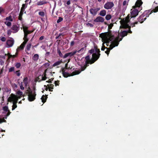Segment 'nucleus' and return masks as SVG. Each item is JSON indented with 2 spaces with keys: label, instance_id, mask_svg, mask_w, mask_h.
I'll list each match as a JSON object with an SVG mask.
<instances>
[{
  "label": "nucleus",
  "instance_id": "obj_1",
  "mask_svg": "<svg viewBox=\"0 0 158 158\" xmlns=\"http://www.w3.org/2000/svg\"><path fill=\"white\" fill-rule=\"evenodd\" d=\"M120 35L117 32H110L107 33H102L100 36L102 39V50H104L105 49L106 50L105 52L108 55L110 50L116 46H117L119 42L122 40V38L119 40Z\"/></svg>",
  "mask_w": 158,
  "mask_h": 158
},
{
  "label": "nucleus",
  "instance_id": "obj_2",
  "mask_svg": "<svg viewBox=\"0 0 158 158\" xmlns=\"http://www.w3.org/2000/svg\"><path fill=\"white\" fill-rule=\"evenodd\" d=\"M22 27L23 29L24 33V35L23 38L24 41L21 45L17 49L16 53V55H17L18 52L19 51L23 49L26 44L28 40V39L27 38V35L33 32V31H28L27 30L28 27L25 25H23Z\"/></svg>",
  "mask_w": 158,
  "mask_h": 158
},
{
  "label": "nucleus",
  "instance_id": "obj_3",
  "mask_svg": "<svg viewBox=\"0 0 158 158\" xmlns=\"http://www.w3.org/2000/svg\"><path fill=\"white\" fill-rule=\"evenodd\" d=\"M143 3L141 0H137L135 4V6H133V8L131 10V18L137 16L139 13L138 10L135 8V7H139Z\"/></svg>",
  "mask_w": 158,
  "mask_h": 158
},
{
  "label": "nucleus",
  "instance_id": "obj_4",
  "mask_svg": "<svg viewBox=\"0 0 158 158\" xmlns=\"http://www.w3.org/2000/svg\"><path fill=\"white\" fill-rule=\"evenodd\" d=\"M27 93L28 96V98L29 101L32 102L35 99L36 94L35 88L31 89L29 88L27 90Z\"/></svg>",
  "mask_w": 158,
  "mask_h": 158
},
{
  "label": "nucleus",
  "instance_id": "obj_5",
  "mask_svg": "<svg viewBox=\"0 0 158 158\" xmlns=\"http://www.w3.org/2000/svg\"><path fill=\"white\" fill-rule=\"evenodd\" d=\"M95 49H92L89 51V52L90 54H92V58L94 59L91 63H94L95 61L97 60L99 58L100 54V50L99 49L95 48Z\"/></svg>",
  "mask_w": 158,
  "mask_h": 158
},
{
  "label": "nucleus",
  "instance_id": "obj_6",
  "mask_svg": "<svg viewBox=\"0 0 158 158\" xmlns=\"http://www.w3.org/2000/svg\"><path fill=\"white\" fill-rule=\"evenodd\" d=\"M20 98V97H17L16 95L11 94L10 96L8 98V101L9 102H13V105L12 108V110H13L17 107V106L16 103L17 102L18 99Z\"/></svg>",
  "mask_w": 158,
  "mask_h": 158
},
{
  "label": "nucleus",
  "instance_id": "obj_7",
  "mask_svg": "<svg viewBox=\"0 0 158 158\" xmlns=\"http://www.w3.org/2000/svg\"><path fill=\"white\" fill-rule=\"evenodd\" d=\"M94 60V59H93L92 58V59L90 60V57L89 56H86L84 59V64L81 65V71L84 70L86 66L89 65V64H93V63H91V62Z\"/></svg>",
  "mask_w": 158,
  "mask_h": 158
},
{
  "label": "nucleus",
  "instance_id": "obj_8",
  "mask_svg": "<svg viewBox=\"0 0 158 158\" xmlns=\"http://www.w3.org/2000/svg\"><path fill=\"white\" fill-rule=\"evenodd\" d=\"M129 19L128 17H127L125 19L121 20L120 21L121 26L120 28H130L131 26H129L128 23H129Z\"/></svg>",
  "mask_w": 158,
  "mask_h": 158
},
{
  "label": "nucleus",
  "instance_id": "obj_9",
  "mask_svg": "<svg viewBox=\"0 0 158 158\" xmlns=\"http://www.w3.org/2000/svg\"><path fill=\"white\" fill-rule=\"evenodd\" d=\"M62 74L63 75V76L65 77H67L68 76H73L75 75H77L79 74L80 72H81V71H75L74 72H73L71 74V75H70V74L68 73L67 72H65V70H64V69H63L62 70Z\"/></svg>",
  "mask_w": 158,
  "mask_h": 158
},
{
  "label": "nucleus",
  "instance_id": "obj_10",
  "mask_svg": "<svg viewBox=\"0 0 158 158\" xmlns=\"http://www.w3.org/2000/svg\"><path fill=\"white\" fill-rule=\"evenodd\" d=\"M148 12H149V11H145L144 13L142 14L140 16L138 19V21L140 23H142L144 21H145L146 19V17H148V15H147L145 17L144 16L146 15V14H147Z\"/></svg>",
  "mask_w": 158,
  "mask_h": 158
},
{
  "label": "nucleus",
  "instance_id": "obj_11",
  "mask_svg": "<svg viewBox=\"0 0 158 158\" xmlns=\"http://www.w3.org/2000/svg\"><path fill=\"white\" fill-rule=\"evenodd\" d=\"M114 6V3L111 2H107L104 5V8L106 9H111Z\"/></svg>",
  "mask_w": 158,
  "mask_h": 158
},
{
  "label": "nucleus",
  "instance_id": "obj_12",
  "mask_svg": "<svg viewBox=\"0 0 158 158\" xmlns=\"http://www.w3.org/2000/svg\"><path fill=\"white\" fill-rule=\"evenodd\" d=\"M3 113L5 114L4 115V118L6 119L7 117L10 114V112L8 110V108L7 106H5L3 107Z\"/></svg>",
  "mask_w": 158,
  "mask_h": 158
},
{
  "label": "nucleus",
  "instance_id": "obj_13",
  "mask_svg": "<svg viewBox=\"0 0 158 158\" xmlns=\"http://www.w3.org/2000/svg\"><path fill=\"white\" fill-rule=\"evenodd\" d=\"M81 50H80L78 51H75L67 53L64 55V56L63 57V58H65L69 56L71 57L74 55L77 52H79Z\"/></svg>",
  "mask_w": 158,
  "mask_h": 158
},
{
  "label": "nucleus",
  "instance_id": "obj_14",
  "mask_svg": "<svg viewBox=\"0 0 158 158\" xmlns=\"http://www.w3.org/2000/svg\"><path fill=\"white\" fill-rule=\"evenodd\" d=\"M47 71V69H46L44 71V74H43L42 75L39 76L38 77V81H41L42 80H45L47 77H46V73Z\"/></svg>",
  "mask_w": 158,
  "mask_h": 158
},
{
  "label": "nucleus",
  "instance_id": "obj_15",
  "mask_svg": "<svg viewBox=\"0 0 158 158\" xmlns=\"http://www.w3.org/2000/svg\"><path fill=\"white\" fill-rule=\"evenodd\" d=\"M14 44V40L12 38H10L6 41L7 47L10 48Z\"/></svg>",
  "mask_w": 158,
  "mask_h": 158
},
{
  "label": "nucleus",
  "instance_id": "obj_16",
  "mask_svg": "<svg viewBox=\"0 0 158 158\" xmlns=\"http://www.w3.org/2000/svg\"><path fill=\"white\" fill-rule=\"evenodd\" d=\"M11 29L13 31V33H15L19 30V27L18 25L15 24L13 25Z\"/></svg>",
  "mask_w": 158,
  "mask_h": 158
},
{
  "label": "nucleus",
  "instance_id": "obj_17",
  "mask_svg": "<svg viewBox=\"0 0 158 158\" xmlns=\"http://www.w3.org/2000/svg\"><path fill=\"white\" fill-rule=\"evenodd\" d=\"M104 21V18L100 17L98 16L97 17L96 19H95L94 20V21L95 22L98 23V22H103Z\"/></svg>",
  "mask_w": 158,
  "mask_h": 158
},
{
  "label": "nucleus",
  "instance_id": "obj_18",
  "mask_svg": "<svg viewBox=\"0 0 158 158\" xmlns=\"http://www.w3.org/2000/svg\"><path fill=\"white\" fill-rule=\"evenodd\" d=\"M127 33H132V31L130 29H129L127 31H123L120 34V36H121L122 38L123 37L127 35Z\"/></svg>",
  "mask_w": 158,
  "mask_h": 158
},
{
  "label": "nucleus",
  "instance_id": "obj_19",
  "mask_svg": "<svg viewBox=\"0 0 158 158\" xmlns=\"http://www.w3.org/2000/svg\"><path fill=\"white\" fill-rule=\"evenodd\" d=\"M90 13L93 15H95L97 12L96 10L95 9H91L89 10Z\"/></svg>",
  "mask_w": 158,
  "mask_h": 158
},
{
  "label": "nucleus",
  "instance_id": "obj_20",
  "mask_svg": "<svg viewBox=\"0 0 158 158\" xmlns=\"http://www.w3.org/2000/svg\"><path fill=\"white\" fill-rule=\"evenodd\" d=\"M106 14V11L105 10L101 11L99 13V15L102 16H104Z\"/></svg>",
  "mask_w": 158,
  "mask_h": 158
},
{
  "label": "nucleus",
  "instance_id": "obj_21",
  "mask_svg": "<svg viewBox=\"0 0 158 158\" xmlns=\"http://www.w3.org/2000/svg\"><path fill=\"white\" fill-rule=\"evenodd\" d=\"M62 62V60H60L55 62L53 64V66L54 67L56 66L59 65Z\"/></svg>",
  "mask_w": 158,
  "mask_h": 158
},
{
  "label": "nucleus",
  "instance_id": "obj_22",
  "mask_svg": "<svg viewBox=\"0 0 158 158\" xmlns=\"http://www.w3.org/2000/svg\"><path fill=\"white\" fill-rule=\"evenodd\" d=\"M47 3V2L44 1H40L37 3V5L38 6L42 5Z\"/></svg>",
  "mask_w": 158,
  "mask_h": 158
},
{
  "label": "nucleus",
  "instance_id": "obj_23",
  "mask_svg": "<svg viewBox=\"0 0 158 158\" xmlns=\"http://www.w3.org/2000/svg\"><path fill=\"white\" fill-rule=\"evenodd\" d=\"M39 56L38 54H35L33 57V59L35 61H36L38 60L39 59Z\"/></svg>",
  "mask_w": 158,
  "mask_h": 158
},
{
  "label": "nucleus",
  "instance_id": "obj_24",
  "mask_svg": "<svg viewBox=\"0 0 158 158\" xmlns=\"http://www.w3.org/2000/svg\"><path fill=\"white\" fill-rule=\"evenodd\" d=\"M23 83L25 86H27L28 84V78L27 77L25 78L23 81Z\"/></svg>",
  "mask_w": 158,
  "mask_h": 158
},
{
  "label": "nucleus",
  "instance_id": "obj_25",
  "mask_svg": "<svg viewBox=\"0 0 158 158\" xmlns=\"http://www.w3.org/2000/svg\"><path fill=\"white\" fill-rule=\"evenodd\" d=\"M5 19L6 21L12 22L13 21V19L11 16L10 15L9 16L6 18Z\"/></svg>",
  "mask_w": 158,
  "mask_h": 158
},
{
  "label": "nucleus",
  "instance_id": "obj_26",
  "mask_svg": "<svg viewBox=\"0 0 158 158\" xmlns=\"http://www.w3.org/2000/svg\"><path fill=\"white\" fill-rule=\"evenodd\" d=\"M48 86V88L49 89V90L50 91H52V89H53V85L52 84H48L47 85Z\"/></svg>",
  "mask_w": 158,
  "mask_h": 158
},
{
  "label": "nucleus",
  "instance_id": "obj_27",
  "mask_svg": "<svg viewBox=\"0 0 158 158\" xmlns=\"http://www.w3.org/2000/svg\"><path fill=\"white\" fill-rule=\"evenodd\" d=\"M39 15L41 17H44L46 14L45 12L44 11H40L39 12Z\"/></svg>",
  "mask_w": 158,
  "mask_h": 158
},
{
  "label": "nucleus",
  "instance_id": "obj_28",
  "mask_svg": "<svg viewBox=\"0 0 158 158\" xmlns=\"http://www.w3.org/2000/svg\"><path fill=\"white\" fill-rule=\"evenodd\" d=\"M47 97L46 96H44V95L41 98L42 100V101L43 102H45L46 100Z\"/></svg>",
  "mask_w": 158,
  "mask_h": 158
},
{
  "label": "nucleus",
  "instance_id": "obj_29",
  "mask_svg": "<svg viewBox=\"0 0 158 158\" xmlns=\"http://www.w3.org/2000/svg\"><path fill=\"white\" fill-rule=\"evenodd\" d=\"M5 24L8 27H10L11 25V23L10 21H7L4 22Z\"/></svg>",
  "mask_w": 158,
  "mask_h": 158
},
{
  "label": "nucleus",
  "instance_id": "obj_30",
  "mask_svg": "<svg viewBox=\"0 0 158 158\" xmlns=\"http://www.w3.org/2000/svg\"><path fill=\"white\" fill-rule=\"evenodd\" d=\"M27 4H23L22 5V7L21 8V10L22 11H24L25 9L27 7Z\"/></svg>",
  "mask_w": 158,
  "mask_h": 158
},
{
  "label": "nucleus",
  "instance_id": "obj_31",
  "mask_svg": "<svg viewBox=\"0 0 158 158\" xmlns=\"http://www.w3.org/2000/svg\"><path fill=\"white\" fill-rule=\"evenodd\" d=\"M31 44H28L26 46V49L27 50L29 51L30 50L31 48Z\"/></svg>",
  "mask_w": 158,
  "mask_h": 158
},
{
  "label": "nucleus",
  "instance_id": "obj_32",
  "mask_svg": "<svg viewBox=\"0 0 158 158\" xmlns=\"http://www.w3.org/2000/svg\"><path fill=\"white\" fill-rule=\"evenodd\" d=\"M111 16L110 15H107L106 16L105 18L107 20H108L111 19Z\"/></svg>",
  "mask_w": 158,
  "mask_h": 158
},
{
  "label": "nucleus",
  "instance_id": "obj_33",
  "mask_svg": "<svg viewBox=\"0 0 158 158\" xmlns=\"http://www.w3.org/2000/svg\"><path fill=\"white\" fill-rule=\"evenodd\" d=\"M57 52L59 55L60 56L62 57L63 56V55L60 52V50L59 49H57Z\"/></svg>",
  "mask_w": 158,
  "mask_h": 158
},
{
  "label": "nucleus",
  "instance_id": "obj_34",
  "mask_svg": "<svg viewBox=\"0 0 158 158\" xmlns=\"http://www.w3.org/2000/svg\"><path fill=\"white\" fill-rule=\"evenodd\" d=\"M23 92L21 91H18L17 93V94L19 96H18V97H19L20 98V96H21L23 95Z\"/></svg>",
  "mask_w": 158,
  "mask_h": 158
},
{
  "label": "nucleus",
  "instance_id": "obj_35",
  "mask_svg": "<svg viewBox=\"0 0 158 158\" xmlns=\"http://www.w3.org/2000/svg\"><path fill=\"white\" fill-rule=\"evenodd\" d=\"M15 70V68L14 67H11L9 69V72H11L14 71Z\"/></svg>",
  "mask_w": 158,
  "mask_h": 158
},
{
  "label": "nucleus",
  "instance_id": "obj_36",
  "mask_svg": "<svg viewBox=\"0 0 158 158\" xmlns=\"http://www.w3.org/2000/svg\"><path fill=\"white\" fill-rule=\"evenodd\" d=\"M7 55L8 56V57L9 58H10V57H15L16 56V55H12L10 54V53H8L7 54Z\"/></svg>",
  "mask_w": 158,
  "mask_h": 158
},
{
  "label": "nucleus",
  "instance_id": "obj_37",
  "mask_svg": "<svg viewBox=\"0 0 158 158\" xmlns=\"http://www.w3.org/2000/svg\"><path fill=\"white\" fill-rule=\"evenodd\" d=\"M21 66V64L20 63H16L15 66L17 68H19Z\"/></svg>",
  "mask_w": 158,
  "mask_h": 158
},
{
  "label": "nucleus",
  "instance_id": "obj_38",
  "mask_svg": "<svg viewBox=\"0 0 158 158\" xmlns=\"http://www.w3.org/2000/svg\"><path fill=\"white\" fill-rule=\"evenodd\" d=\"M63 20V18L61 17H59L57 21V22L58 23Z\"/></svg>",
  "mask_w": 158,
  "mask_h": 158
},
{
  "label": "nucleus",
  "instance_id": "obj_39",
  "mask_svg": "<svg viewBox=\"0 0 158 158\" xmlns=\"http://www.w3.org/2000/svg\"><path fill=\"white\" fill-rule=\"evenodd\" d=\"M15 73L18 76H19L20 75V73L19 70L15 72Z\"/></svg>",
  "mask_w": 158,
  "mask_h": 158
},
{
  "label": "nucleus",
  "instance_id": "obj_40",
  "mask_svg": "<svg viewBox=\"0 0 158 158\" xmlns=\"http://www.w3.org/2000/svg\"><path fill=\"white\" fill-rule=\"evenodd\" d=\"M4 60H3L2 59H0V64L1 65H2L4 64Z\"/></svg>",
  "mask_w": 158,
  "mask_h": 158
},
{
  "label": "nucleus",
  "instance_id": "obj_41",
  "mask_svg": "<svg viewBox=\"0 0 158 158\" xmlns=\"http://www.w3.org/2000/svg\"><path fill=\"white\" fill-rule=\"evenodd\" d=\"M0 40L4 42L6 41V39L5 37L2 36L0 38Z\"/></svg>",
  "mask_w": 158,
  "mask_h": 158
},
{
  "label": "nucleus",
  "instance_id": "obj_42",
  "mask_svg": "<svg viewBox=\"0 0 158 158\" xmlns=\"http://www.w3.org/2000/svg\"><path fill=\"white\" fill-rule=\"evenodd\" d=\"M49 65L50 64L49 63H46L44 64V66L46 68L48 67Z\"/></svg>",
  "mask_w": 158,
  "mask_h": 158
},
{
  "label": "nucleus",
  "instance_id": "obj_43",
  "mask_svg": "<svg viewBox=\"0 0 158 158\" xmlns=\"http://www.w3.org/2000/svg\"><path fill=\"white\" fill-rule=\"evenodd\" d=\"M12 32V31L11 30H9L7 31V34L9 36L11 35Z\"/></svg>",
  "mask_w": 158,
  "mask_h": 158
},
{
  "label": "nucleus",
  "instance_id": "obj_44",
  "mask_svg": "<svg viewBox=\"0 0 158 158\" xmlns=\"http://www.w3.org/2000/svg\"><path fill=\"white\" fill-rule=\"evenodd\" d=\"M86 25L88 27H93L94 26L93 24H91V23H87Z\"/></svg>",
  "mask_w": 158,
  "mask_h": 158
},
{
  "label": "nucleus",
  "instance_id": "obj_45",
  "mask_svg": "<svg viewBox=\"0 0 158 158\" xmlns=\"http://www.w3.org/2000/svg\"><path fill=\"white\" fill-rule=\"evenodd\" d=\"M20 88L22 90H23L24 89V87L22 85V82L20 84Z\"/></svg>",
  "mask_w": 158,
  "mask_h": 158
},
{
  "label": "nucleus",
  "instance_id": "obj_46",
  "mask_svg": "<svg viewBox=\"0 0 158 158\" xmlns=\"http://www.w3.org/2000/svg\"><path fill=\"white\" fill-rule=\"evenodd\" d=\"M153 11L154 12H156L158 11V6L156 7L154 10Z\"/></svg>",
  "mask_w": 158,
  "mask_h": 158
},
{
  "label": "nucleus",
  "instance_id": "obj_47",
  "mask_svg": "<svg viewBox=\"0 0 158 158\" xmlns=\"http://www.w3.org/2000/svg\"><path fill=\"white\" fill-rule=\"evenodd\" d=\"M6 54L5 55L0 56V58H2L4 60L6 58Z\"/></svg>",
  "mask_w": 158,
  "mask_h": 158
},
{
  "label": "nucleus",
  "instance_id": "obj_48",
  "mask_svg": "<svg viewBox=\"0 0 158 158\" xmlns=\"http://www.w3.org/2000/svg\"><path fill=\"white\" fill-rule=\"evenodd\" d=\"M6 120L4 119H0V123H1L3 122H5Z\"/></svg>",
  "mask_w": 158,
  "mask_h": 158
},
{
  "label": "nucleus",
  "instance_id": "obj_49",
  "mask_svg": "<svg viewBox=\"0 0 158 158\" xmlns=\"http://www.w3.org/2000/svg\"><path fill=\"white\" fill-rule=\"evenodd\" d=\"M24 12V11H21H21H20V14H19V16H21L22 17V15H23V12Z\"/></svg>",
  "mask_w": 158,
  "mask_h": 158
},
{
  "label": "nucleus",
  "instance_id": "obj_50",
  "mask_svg": "<svg viewBox=\"0 0 158 158\" xmlns=\"http://www.w3.org/2000/svg\"><path fill=\"white\" fill-rule=\"evenodd\" d=\"M127 4V2L126 1H124L123 2V6L126 5Z\"/></svg>",
  "mask_w": 158,
  "mask_h": 158
},
{
  "label": "nucleus",
  "instance_id": "obj_51",
  "mask_svg": "<svg viewBox=\"0 0 158 158\" xmlns=\"http://www.w3.org/2000/svg\"><path fill=\"white\" fill-rule=\"evenodd\" d=\"M4 11V10L2 7H0V14H1L2 12Z\"/></svg>",
  "mask_w": 158,
  "mask_h": 158
},
{
  "label": "nucleus",
  "instance_id": "obj_52",
  "mask_svg": "<svg viewBox=\"0 0 158 158\" xmlns=\"http://www.w3.org/2000/svg\"><path fill=\"white\" fill-rule=\"evenodd\" d=\"M55 84L56 85V86L57 85H58L59 84V81H55Z\"/></svg>",
  "mask_w": 158,
  "mask_h": 158
},
{
  "label": "nucleus",
  "instance_id": "obj_53",
  "mask_svg": "<svg viewBox=\"0 0 158 158\" xmlns=\"http://www.w3.org/2000/svg\"><path fill=\"white\" fill-rule=\"evenodd\" d=\"M137 23H138L137 22H135V23L132 24L131 25L132 26V27H133L134 26H135L134 25H135V24H137Z\"/></svg>",
  "mask_w": 158,
  "mask_h": 158
},
{
  "label": "nucleus",
  "instance_id": "obj_54",
  "mask_svg": "<svg viewBox=\"0 0 158 158\" xmlns=\"http://www.w3.org/2000/svg\"><path fill=\"white\" fill-rule=\"evenodd\" d=\"M67 4L68 5H69L70 4V0H69L67 2Z\"/></svg>",
  "mask_w": 158,
  "mask_h": 158
},
{
  "label": "nucleus",
  "instance_id": "obj_55",
  "mask_svg": "<svg viewBox=\"0 0 158 158\" xmlns=\"http://www.w3.org/2000/svg\"><path fill=\"white\" fill-rule=\"evenodd\" d=\"M44 38V37L43 36H41L40 38V40H42Z\"/></svg>",
  "mask_w": 158,
  "mask_h": 158
},
{
  "label": "nucleus",
  "instance_id": "obj_56",
  "mask_svg": "<svg viewBox=\"0 0 158 158\" xmlns=\"http://www.w3.org/2000/svg\"><path fill=\"white\" fill-rule=\"evenodd\" d=\"M74 44V42L73 41H72L71 43V46H73V45Z\"/></svg>",
  "mask_w": 158,
  "mask_h": 158
},
{
  "label": "nucleus",
  "instance_id": "obj_57",
  "mask_svg": "<svg viewBox=\"0 0 158 158\" xmlns=\"http://www.w3.org/2000/svg\"><path fill=\"white\" fill-rule=\"evenodd\" d=\"M44 87L45 88V89L47 91L48 89V88L47 87V86L46 85H44Z\"/></svg>",
  "mask_w": 158,
  "mask_h": 158
},
{
  "label": "nucleus",
  "instance_id": "obj_58",
  "mask_svg": "<svg viewBox=\"0 0 158 158\" xmlns=\"http://www.w3.org/2000/svg\"><path fill=\"white\" fill-rule=\"evenodd\" d=\"M95 9L96 10V11L97 12L99 10H100V8H97L96 9Z\"/></svg>",
  "mask_w": 158,
  "mask_h": 158
},
{
  "label": "nucleus",
  "instance_id": "obj_59",
  "mask_svg": "<svg viewBox=\"0 0 158 158\" xmlns=\"http://www.w3.org/2000/svg\"><path fill=\"white\" fill-rule=\"evenodd\" d=\"M19 19L20 20H21V19H22V17H21V16H19Z\"/></svg>",
  "mask_w": 158,
  "mask_h": 158
},
{
  "label": "nucleus",
  "instance_id": "obj_60",
  "mask_svg": "<svg viewBox=\"0 0 158 158\" xmlns=\"http://www.w3.org/2000/svg\"><path fill=\"white\" fill-rule=\"evenodd\" d=\"M67 65H68L67 64H65V67L66 68V69H67Z\"/></svg>",
  "mask_w": 158,
  "mask_h": 158
},
{
  "label": "nucleus",
  "instance_id": "obj_61",
  "mask_svg": "<svg viewBox=\"0 0 158 158\" xmlns=\"http://www.w3.org/2000/svg\"><path fill=\"white\" fill-rule=\"evenodd\" d=\"M51 82V80H49V81H46V82H48V83Z\"/></svg>",
  "mask_w": 158,
  "mask_h": 158
},
{
  "label": "nucleus",
  "instance_id": "obj_62",
  "mask_svg": "<svg viewBox=\"0 0 158 158\" xmlns=\"http://www.w3.org/2000/svg\"><path fill=\"white\" fill-rule=\"evenodd\" d=\"M29 0H26L25 2L26 3L29 1Z\"/></svg>",
  "mask_w": 158,
  "mask_h": 158
},
{
  "label": "nucleus",
  "instance_id": "obj_63",
  "mask_svg": "<svg viewBox=\"0 0 158 158\" xmlns=\"http://www.w3.org/2000/svg\"><path fill=\"white\" fill-rule=\"evenodd\" d=\"M3 131L2 130V129L0 128V131Z\"/></svg>",
  "mask_w": 158,
  "mask_h": 158
},
{
  "label": "nucleus",
  "instance_id": "obj_64",
  "mask_svg": "<svg viewBox=\"0 0 158 158\" xmlns=\"http://www.w3.org/2000/svg\"><path fill=\"white\" fill-rule=\"evenodd\" d=\"M98 1L99 2H101L102 0H98Z\"/></svg>",
  "mask_w": 158,
  "mask_h": 158
}]
</instances>
